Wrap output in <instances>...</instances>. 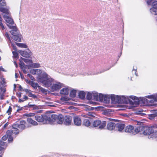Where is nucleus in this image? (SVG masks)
Instances as JSON below:
<instances>
[{
	"instance_id": "nucleus-36",
	"label": "nucleus",
	"mask_w": 157,
	"mask_h": 157,
	"mask_svg": "<svg viewBox=\"0 0 157 157\" xmlns=\"http://www.w3.org/2000/svg\"><path fill=\"white\" fill-rule=\"evenodd\" d=\"M25 62L26 63H32V60H30L29 59H26L22 58H21L20 59V61H21V60Z\"/></svg>"
},
{
	"instance_id": "nucleus-58",
	"label": "nucleus",
	"mask_w": 157,
	"mask_h": 157,
	"mask_svg": "<svg viewBox=\"0 0 157 157\" xmlns=\"http://www.w3.org/2000/svg\"><path fill=\"white\" fill-rule=\"evenodd\" d=\"M0 98L1 99H3V95H1V96H0Z\"/></svg>"
},
{
	"instance_id": "nucleus-15",
	"label": "nucleus",
	"mask_w": 157,
	"mask_h": 157,
	"mask_svg": "<svg viewBox=\"0 0 157 157\" xmlns=\"http://www.w3.org/2000/svg\"><path fill=\"white\" fill-rule=\"evenodd\" d=\"M124 131L126 132L133 134V132L134 131V127L131 125L127 126L125 128Z\"/></svg>"
},
{
	"instance_id": "nucleus-18",
	"label": "nucleus",
	"mask_w": 157,
	"mask_h": 157,
	"mask_svg": "<svg viewBox=\"0 0 157 157\" xmlns=\"http://www.w3.org/2000/svg\"><path fill=\"white\" fill-rule=\"evenodd\" d=\"M153 131L152 129L150 128L146 127L143 132V134L144 135L150 136V134Z\"/></svg>"
},
{
	"instance_id": "nucleus-49",
	"label": "nucleus",
	"mask_w": 157,
	"mask_h": 157,
	"mask_svg": "<svg viewBox=\"0 0 157 157\" xmlns=\"http://www.w3.org/2000/svg\"><path fill=\"white\" fill-rule=\"evenodd\" d=\"M0 71L4 72L6 71V70L4 68H3L2 67H0Z\"/></svg>"
},
{
	"instance_id": "nucleus-24",
	"label": "nucleus",
	"mask_w": 157,
	"mask_h": 157,
	"mask_svg": "<svg viewBox=\"0 0 157 157\" xmlns=\"http://www.w3.org/2000/svg\"><path fill=\"white\" fill-rule=\"evenodd\" d=\"M6 135L4 136L2 138V139L3 140L5 141L6 140L9 136V135L12 136V130H8L7 131L6 133Z\"/></svg>"
},
{
	"instance_id": "nucleus-1",
	"label": "nucleus",
	"mask_w": 157,
	"mask_h": 157,
	"mask_svg": "<svg viewBox=\"0 0 157 157\" xmlns=\"http://www.w3.org/2000/svg\"><path fill=\"white\" fill-rule=\"evenodd\" d=\"M146 97L148 98L152 99L149 100L144 98H140L139 99L137 97L134 96L126 97L124 96H120L119 99L120 100V103L123 102L125 103H127L128 102L130 101L129 98L134 100L133 102H135L137 104H139L141 102L145 104L146 103H148L149 102H154L155 101L157 102V94L153 95H148Z\"/></svg>"
},
{
	"instance_id": "nucleus-7",
	"label": "nucleus",
	"mask_w": 157,
	"mask_h": 157,
	"mask_svg": "<svg viewBox=\"0 0 157 157\" xmlns=\"http://www.w3.org/2000/svg\"><path fill=\"white\" fill-rule=\"evenodd\" d=\"M35 118L38 122H44V123L45 122L46 123H49V121H50L49 115L36 116Z\"/></svg>"
},
{
	"instance_id": "nucleus-9",
	"label": "nucleus",
	"mask_w": 157,
	"mask_h": 157,
	"mask_svg": "<svg viewBox=\"0 0 157 157\" xmlns=\"http://www.w3.org/2000/svg\"><path fill=\"white\" fill-rule=\"evenodd\" d=\"M18 52L21 56L26 58H29L33 55V53L29 49L24 51L18 50Z\"/></svg>"
},
{
	"instance_id": "nucleus-31",
	"label": "nucleus",
	"mask_w": 157,
	"mask_h": 157,
	"mask_svg": "<svg viewBox=\"0 0 157 157\" xmlns=\"http://www.w3.org/2000/svg\"><path fill=\"white\" fill-rule=\"evenodd\" d=\"M30 67L33 68H37L40 67L41 66L39 63H33L30 65Z\"/></svg>"
},
{
	"instance_id": "nucleus-10",
	"label": "nucleus",
	"mask_w": 157,
	"mask_h": 157,
	"mask_svg": "<svg viewBox=\"0 0 157 157\" xmlns=\"http://www.w3.org/2000/svg\"><path fill=\"white\" fill-rule=\"evenodd\" d=\"M36 75H39V78L40 80L44 77H47V74L45 72L39 69H36Z\"/></svg>"
},
{
	"instance_id": "nucleus-28",
	"label": "nucleus",
	"mask_w": 157,
	"mask_h": 157,
	"mask_svg": "<svg viewBox=\"0 0 157 157\" xmlns=\"http://www.w3.org/2000/svg\"><path fill=\"white\" fill-rule=\"evenodd\" d=\"M148 138L150 139L157 138V131H153L151 132L150 136H149Z\"/></svg>"
},
{
	"instance_id": "nucleus-52",
	"label": "nucleus",
	"mask_w": 157,
	"mask_h": 157,
	"mask_svg": "<svg viewBox=\"0 0 157 157\" xmlns=\"http://www.w3.org/2000/svg\"><path fill=\"white\" fill-rule=\"evenodd\" d=\"M109 109H108L107 110H106V111L105 112V115H109V113H108V112L109 111Z\"/></svg>"
},
{
	"instance_id": "nucleus-57",
	"label": "nucleus",
	"mask_w": 157,
	"mask_h": 157,
	"mask_svg": "<svg viewBox=\"0 0 157 157\" xmlns=\"http://www.w3.org/2000/svg\"><path fill=\"white\" fill-rule=\"evenodd\" d=\"M14 64L15 65L16 67H17V64L16 63V62L15 61H14Z\"/></svg>"
},
{
	"instance_id": "nucleus-21",
	"label": "nucleus",
	"mask_w": 157,
	"mask_h": 157,
	"mask_svg": "<svg viewBox=\"0 0 157 157\" xmlns=\"http://www.w3.org/2000/svg\"><path fill=\"white\" fill-rule=\"evenodd\" d=\"M116 126V124L114 123L110 122L109 123L107 126L108 130H113Z\"/></svg>"
},
{
	"instance_id": "nucleus-4",
	"label": "nucleus",
	"mask_w": 157,
	"mask_h": 157,
	"mask_svg": "<svg viewBox=\"0 0 157 157\" xmlns=\"http://www.w3.org/2000/svg\"><path fill=\"white\" fill-rule=\"evenodd\" d=\"M25 121H22L20 122V124H15L13 125L12 126V133L15 134H18L19 132V130L18 128L23 130L25 128Z\"/></svg>"
},
{
	"instance_id": "nucleus-8",
	"label": "nucleus",
	"mask_w": 157,
	"mask_h": 157,
	"mask_svg": "<svg viewBox=\"0 0 157 157\" xmlns=\"http://www.w3.org/2000/svg\"><path fill=\"white\" fill-rule=\"evenodd\" d=\"M106 125V121H104L101 122L100 120L95 121L93 124V125L94 127H98V128L101 129L104 128L105 127Z\"/></svg>"
},
{
	"instance_id": "nucleus-35",
	"label": "nucleus",
	"mask_w": 157,
	"mask_h": 157,
	"mask_svg": "<svg viewBox=\"0 0 157 157\" xmlns=\"http://www.w3.org/2000/svg\"><path fill=\"white\" fill-rule=\"evenodd\" d=\"M83 124L86 126H89L90 124V121L87 119H85L83 121Z\"/></svg>"
},
{
	"instance_id": "nucleus-48",
	"label": "nucleus",
	"mask_w": 157,
	"mask_h": 157,
	"mask_svg": "<svg viewBox=\"0 0 157 157\" xmlns=\"http://www.w3.org/2000/svg\"><path fill=\"white\" fill-rule=\"evenodd\" d=\"M89 103L90 104H91L93 105H96L98 104L97 102H94V101H90Z\"/></svg>"
},
{
	"instance_id": "nucleus-51",
	"label": "nucleus",
	"mask_w": 157,
	"mask_h": 157,
	"mask_svg": "<svg viewBox=\"0 0 157 157\" xmlns=\"http://www.w3.org/2000/svg\"><path fill=\"white\" fill-rule=\"evenodd\" d=\"M25 82L29 84H30L31 83V82L32 81H30V80H29L27 79H26L25 80Z\"/></svg>"
},
{
	"instance_id": "nucleus-37",
	"label": "nucleus",
	"mask_w": 157,
	"mask_h": 157,
	"mask_svg": "<svg viewBox=\"0 0 157 157\" xmlns=\"http://www.w3.org/2000/svg\"><path fill=\"white\" fill-rule=\"evenodd\" d=\"M76 91L74 90H71V91L70 95L71 97L74 98L75 96Z\"/></svg>"
},
{
	"instance_id": "nucleus-61",
	"label": "nucleus",
	"mask_w": 157,
	"mask_h": 157,
	"mask_svg": "<svg viewBox=\"0 0 157 157\" xmlns=\"http://www.w3.org/2000/svg\"><path fill=\"white\" fill-rule=\"evenodd\" d=\"M2 93V90L1 89H0V94H1Z\"/></svg>"
},
{
	"instance_id": "nucleus-46",
	"label": "nucleus",
	"mask_w": 157,
	"mask_h": 157,
	"mask_svg": "<svg viewBox=\"0 0 157 157\" xmlns=\"http://www.w3.org/2000/svg\"><path fill=\"white\" fill-rule=\"evenodd\" d=\"M5 36L10 41V42H11V41L10 40V37L9 36V35L8 33L6 32V33L5 34Z\"/></svg>"
},
{
	"instance_id": "nucleus-32",
	"label": "nucleus",
	"mask_w": 157,
	"mask_h": 157,
	"mask_svg": "<svg viewBox=\"0 0 157 157\" xmlns=\"http://www.w3.org/2000/svg\"><path fill=\"white\" fill-rule=\"evenodd\" d=\"M16 45L18 47L22 48H27L28 46L25 43H16Z\"/></svg>"
},
{
	"instance_id": "nucleus-42",
	"label": "nucleus",
	"mask_w": 157,
	"mask_h": 157,
	"mask_svg": "<svg viewBox=\"0 0 157 157\" xmlns=\"http://www.w3.org/2000/svg\"><path fill=\"white\" fill-rule=\"evenodd\" d=\"M12 52L13 57L15 58H17L18 57V54L15 51L13 52Z\"/></svg>"
},
{
	"instance_id": "nucleus-6",
	"label": "nucleus",
	"mask_w": 157,
	"mask_h": 157,
	"mask_svg": "<svg viewBox=\"0 0 157 157\" xmlns=\"http://www.w3.org/2000/svg\"><path fill=\"white\" fill-rule=\"evenodd\" d=\"M64 86V84L59 82H53V83L51 86V90L53 91H58L61 88Z\"/></svg>"
},
{
	"instance_id": "nucleus-25",
	"label": "nucleus",
	"mask_w": 157,
	"mask_h": 157,
	"mask_svg": "<svg viewBox=\"0 0 157 157\" xmlns=\"http://www.w3.org/2000/svg\"><path fill=\"white\" fill-rule=\"evenodd\" d=\"M19 65L23 71L25 73H26L27 71L25 70L27 66L24 64V63L22 61H21L19 63Z\"/></svg>"
},
{
	"instance_id": "nucleus-13",
	"label": "nucleus",
	"mask_w": 157,
	"mask_h": 157,
	"mask_svg": "<svg viewBox=\"0 0 157 157\" xmlns=\"http://www.w3.org/2000/svg\"><path fill=\"white\" fill-rule=\"evenodd\" d=\"M111 98L112 102L113 103H120V96L113 95L111 96Z\"/></svg>"
},
{
	"instance_id": "nucleus-56",
	"label": "nucleus",
	"mask_w": 157,
	"mask_h": 157,
	"mask_svg": "<svg viewBox=\"0 0 157 157\" xmlns=\"http://www.w3.org/2000/svg\"><path fill=\"white\" fill-rule=\"evenodd\" d=\"M121 115L125 117H128V115L126 114H122Z\"/></svg>"
},
{
	"instance_id": "nucleus-27",
	"label": "nucleus",
	"mask_w": 157,
	"mask_h": 157,
	"mask_svg": "<svg viewBox=\"0 0 157 157\" xmlns=\"http://www.w3.org/2000/svg\"><path fill=\"white\" fill-rule=\"evenodd\" d=\"M110 98L109 96L108 95H105L103 100L102 102L107 104L110 102Z\"/></svg>"
},
{
	"instance_id": "nucleus-34",
	"label": "nucleus",
	"mask_w": 157,
	"mask_h": 157,
	"mask_svg": "<svg viewBox=\"0 0 157 157\" xmlns=\"http://www.w3.org/2000/svg\"><path fill=\"white\" fill-rule=\"evenodd\" d=\"M35 89H36L37 87L40 86L37 83H35L33 81H32L30 84Z\"/></svg>"
},
{
	"instance_id": "nucleus-2",
	"label": "nucleus",
	"mask_w": 157,
	"mask_h": 157,
	"mask_svg": "<svg viewBox=\"0 0 157 157\" xmlns=\"http://www.w3.org/2000/svg\"><path fill=\"white\" fill-rule=\"evenodd\" d=\"M6 5V2L4 1H3L2 3L0 4V11L6 14L9 15V16L5 15H3V18L7 23L12 25L13 24L14 21L13 19L9 15V11L8 9L4 8L2 7L5 6Z\"/></svg>"
},
{
	"instance_id": "nucleus-55",
	"label": "nucleus",
	"mask_w": 157,
	"mask_h": 157,
	"mask_svg": "<svg viewBox=\"0 0 157 157\" xmlns=\"http://www.w3.org/2000/svg\"><path fill=\"white\" fill-rule=\"evenodd\" d=\"M24 98L25 100H26L28 99V97L26 96H25Z\"/></svg>"
},
{
	"instance_id": "nucleus-47",
	"label": "nucleus",
	"mask_w": 157,
	"mask_h": 157,
	"mask_svg": "<svg viewBox=\"0 0 157 157\" xmlns=\"http://www.w3.org/2000/svg\"><path fill=\"white\" fill-rule=\"evenodd\" d=\"M27 76L29 77L31 80H33L34 79V78L33 77V76H32L31 75L29 74H28L27 75Z\"/></svg>"
},
{
	"instance_id": "nucleus-26",
	"label": "nucleus",
	"mask_w": 157,
	"mask_h": 157,
	"mask_svg": "<svg viewBox=\"0 0 157 157\" xmlns=\"http://www.w3.org/2000/svg\"><path fill=\"white\" fill-rule=\"evenodd\" d=\"M21 38H22V36L21 34L14 36L13 37V38L14 40L17 42L21 41Z\"/></svg>"
},
{
	"instance_id": "nucleus-20",
	"label": "nucleus",
	"mask_w": 157,
	"mask_h": 157,
	"mask_svg": "<svg viewBox=\"0 0 157 157\" xmlns=\"http://www.w3.org/2000/svg\"><path fill=\"white\" fill-rule=\"evenodd\" d=\"M70 98L67 97H62L60 99V102H59L60 104H65V103H68L67 102L69 101Z\"/></svg>"
},
{
	"instance_id": "nucleus-40",
	"label": "nucleus",
	"mask_w": 157,
	"mask_h": 157,
	"mask_svg": "<svg viewBox=\"0 0 157 157\" xmlns=\"http://www.w3.org/2000/svg\"><path fill=\"white\" fill-rule=\"evenodd\" d=\"M25 116L27 117H33L35 115L34 113H25L24 114Z\"/></svg>"
},
{
	"instance_id": "nucleus-43",
	"label": "nucleus",
	"mask_w": 157,
	"mask_h": 157,
	"mask_svg": "<svg viewBox=\"0 0 157 157\" xmlns=\"http://www.w3.org/2000/svg\"><path fill=\"white\" fill-rule=\"evenodd\" d=\"M30 73L33 75H36V69H31L30 71Z\"/></svg>"
},
{
	"instance_id": "nucleus-64",
	"label": "nucleus",
	"mask_w": 157,
	"mask_h": 157,
	"mask_svg": "<svg viewBox=\"0 0 157 157\" xmlns=\"http://www.w3.org/2000/svg\"><path fill=\"white\" fill-rule=\"evenodd\" d=\"M83 116L85 117H87V116L86 115H84Z\"/></svg>"
},
{
	"instance_id": "nucleus-33",
	"label": "nucleus",
	"mask_w": 157,
	"mask_h": 157,
	"mask_svg": "<svg viewBox=\"0 0 157 157\" xmlns=\"http://www.w3.org/2000/svg\"><path fill=\"white\" fill-rule=\"evenodd\" d=\"M78 96L79 98L82 99H83L85 98V93L83 91H80L79 92Z\"/></svg>"
},
{
	"instance_id": "nucleus-29",
	"label": "nucleus",
	"mask_w": 157,
	"mask_h": 157,
	"mask_svg": "<svg viewBox=\"0 0 157 157\" xmlns=\"http://www.w3.org/2000/svg\"><path fill=\"white\" fill-rule=\"evenodd\" d=\"M124 127V124H118L117 126L118 131L120 132H121L122 130H123Z\"/></svg>"
},
{
	"instance_id": "nucleus-45",
	"label": "nucleus",
	"mask_w": 157,
	"mask_h": 157,
	"mask_svg": "<svg viewBox=\"0 0 157 157\" xmlns=\"http://www.w3.org/2000/svg\"><path fill=\"white\" fill-rule=\"evenodd\" d=\"M12 136L9 135L8 141L10 142H12L13 140V138L11 136Z\"/></svg>"
},
{
	"instance_id": "nucleus-3",
	"label": "nucleus",
	"mask_w": 157,
	"mask_h": 157,
	"mask_svg": "<svg viewBox=\"0 0 157 157\" xmlns=\"http://www.w3.org/2000/svg\"><path fill=\"white\" fill-rule=\"evenodd\" d=\"M49 117L50 121H49V123L50 124H62L63 122L64 119L62 115L57 116L54 114L49 115Z\"/></svg>"
},
{
	"instance_id": "nucleus-5",
	"label": "nucleus",
	"mask_w": 157,
	"mask_h": 157,
	"mask_svg": "<svg viewBox=\"0 0 157 157\" xmlns=\"http://www.w3.org/2000/svg\"><path fill=\"white\" fill-rule=\"evenodd\" d=\"M40 81L45 87L51 88V86L52 85L54 80L47 75V77H44L40 80Z\"/></svg>"
},
{
	"instance_id": "nucleus-62",
	"label": "nucleus",
	"mask_w": 157,
	"mask_h": 157,
	"mask_svg": "<svg viewBox=\"0 0 157 157\" xmlns=\"http://www.w3.org/2000/svg\"><path fill=\"white\" fill-rule=\"evenodd\" d=\"M7 125V124H5L4 125V126L5 127H6Z\"/></svg>"
},
{
	"instance_id": "nucleus-23",
	"label": "nucleus",
	"mask_w": 157,
	"mask_h": 157,
	"mask_svg": "<svg viewBox=\"0 0 157 157\" xmlns=\"http://www.w3.org/2000/svg\"><path fill=\"white\" fill-rule=\"evenodd\" d=\"M144 128V127L142 126H138L136 127L135 129L134 128V131L133 132V135H135L137 133L142 131Z\"/></svg>"
},
{
	"instance_id": "nucleus-53",
	"label": "nucleus",
	"mask_w": 157,
	"mask_h": 157,
	"mask_svg": "<svg viewBox=\"0 0 157 157\" xmlns=\"http://www.w3.org/2000/svg\"><path fill=\"white\" fill-rule=\"evenodd\" d=\"M12 46H13V48L15 50H16V46L13 45L12 44Z\"/></svg>"
},
{
	"instance_id": "nucleus-22",
	"label": "nucleus",
	"mask_w": 157,
	"mask_h": 157,
	"mask_svg": "<svg viewBox=\"0 0 157 157\" xmlns=\"http://www.w3.org/2000/svg\"><path fill=\"white\" fill-rule=\"evenodd\" d=\"M24 90L27 94L28 95L29 97H32L33 98H37L36 96L34 94H33L32 91L30 90L27 89H25Z\"/></svg>"
},
{
	"instance_id": "nucleus-59",
	"label": "nucleus",
	"mask_w": 157,
	"mask_h": 157,
	"mask_svg": "<svg viewBox=\"0 0 157 157\" xmlns=\"http://www.w3.org/2000/svg\"><path fill=\"white\" fill-rule=\"evenodd\" d=\"M34 105H32L30 104H29L28 106L29 107H31L32 106H33Z\"/></svg>"
},
{
	"instance_id": "nucleus-54",
	"label": "nucleus",
	"mask_w": 157,
	"mask_h": 157,
	"mask_svg": "<svg viewBox=\"0 0 157 157\" xmlns=\"http://www.w3.org/2000/svg\"><path fill=\"white\" fill-rule=\"evenodd\" d=\"M33 106H34L33 108L34 109H36L38 108V107L36 105H34Z\"/></svg>"
},
{
	"instance_id": "nucleus-38",
	"label": "nucleus",
	"mask_w": 157,
	"mask_h": 157,
	"mask_svg": "<svg viewBox=\"0 0 157 157\" xmlns=\"http://www.w3.org/2000/svg\"><path fill=\"white\" fill-rule=\"evenodd\" d=\"M39 91H41L42 93L44 94H47V91L44 88L40 87V86L39 87Z\"/></svg>"
},
{
	"instance_id": "nucleus-11",
	"label": "nucleus",
	"mask_w": 157,
	"mask_h": 157,
	"mask_svg": "<svg viewBox=\"0 0 157 157\" xmlns=\"http://www.w3.org/2000/svg\"><path fill=\"white\" fill-rule=\"evenodd\" d=\"M94 98L95 100L97 101H99L102 102L103 100L105 95L103 94H100L98 95L97 93H95L94 94Z\"/></svg>"
},
{
	"instance_id": "nucleus-63",
	"label": "nucleus",
	"mask_w": 157,
	"mask_h": 157,
	"mask_svg": "<svg viewBox=\"0 0 157 157\" xmlns=\"http://www.w3.org/2000/svg\"><path fill=\"white\" fill-rule=\"evenodd\" d=\"M15 78H17V73H15Z\"/></svg>"
},
{
	"instance_id": "nucleus-12",
	"label": "nucleus",
	"mask_w": 157,
	"mask_h": 157,
	"mask_svg": "<svg viewBox=\"0 0 157 157\" xmlns=\"http://www.w3.org/2000/svg\"><path fill=\"white\" fill-rule=\"evenodd\" d=\"M72 120V119L71 117L69 116H65L64 119V124L66 125H69L71 123Z\"/></svg>"
},
{
	"instance_id": "nucleus-30",
	"label": "nucleus",
	"mask_w": 157,
	"mask_h": 157,
	"mask_svg": "<svg viewBox=\"0 0 157 157\" xmlns=\"http://www.w3.org/2000/svg\"><path fill=\"white\" fill-rule=\"evenodd\" d=\"M27 121L29 123L33 125H36L38 124V123L32 120L31 118L27 119Z\"/></svg>"
},
{
	"instance_id": "nucleus-60",
	"label": "nucleus",
	"mask_w": 157,
	"mask_h": 157,
	"mask_svg": "<svg viewBox=\"0 0 157 157\" xmlns=\"http://www.w3.org/2000/svg\"><path fill=\"white\" fill-rule=\"evenodd\" d=\"M19 101L20 102H22L23 101L21 99H19Z\"/></svg>"
},
{
	"instance_id": "nucleus-17",
	"label": "nucleus",
	"mask_w": 157,
	"mask_h": 157,
	"mask_svg": "<svg viewBox=\"0 0 157 157\" xmlns=\"http://www.w3.org/2000/svg\"><path fill=\"white\" fill-rule=\"evenodd\" d=\"M69 90V87L68 86L60 90V93L63 95H67L68 94Z\"/></svg>"
},
{
	"instance_id": "nucleus-41",
	"label": "nucleus",
	"mask_w": 157,
	"mask_h": 157,
	"mask_svg": "<svg viewBox=\"0 0 157 157\" xmlns=\"http://www.w3.org/2000/svg\"><path fill=\"white\" fill-rule=\"evenodd\" d=\"M87 115L92 117H95L96 115V114L94 113L91 112H88Z\"/></svg>"
},
{
	"instance_id": "nucleus-44",
	"label": "nucleus",
	"mask_w": 157,
	"mask_h": 157,
	"mask_svg": "<svg viewBox=\"0 0 157 157\" xmlns=\"http://www.w3.org/2000/svg\"><path fill=\"white\" fill-rule=\"evenodd\" d=\"M12 109L11 106H10L9 109L6 111V113H8V115L10 114L11 112L12 111Z\"/></svg>"
},
{
	"instance_id": "nucleus-50",
	"label": "nucleus",
	"mask_w": 157,
	"mask_h": 157,
	"mask_svg": "<svg viewBox=\"0 0 157 157\" xmlns=\"http://www.w3.org/2000/svg\"><path fill=\"white\" fill-rule=\"evenodd\" d=\"M5 143L2 141V140H0V145L4 146V145H5Z\"/></svg>"
},
{
	"instance_id": "nucleus-16",
	"label": "nucleus",
	"mask_w": 157,
	"mask_h": 157,
	"mask_svg": "<svg viewBox=\"0 0 157 157\" xmlns=\"http://www.w3.org/2000/svg\"><path fill=\"white\" fill-rule=\"evenodd\" d=\"M9 27L11 28H13V30L10 31V33L13 35V36H16V35L20 34V33L17 31V28L15 26H10Z\"/></svg>"
},
{
	"instance_id": "nucleus-39",
	"label": "nucleus",
	"mask_w": 157,
	"mask_h": 157,
	"mask_svg": "<svg viewBox=\"0 0 157 157\" xmlns=\"http://www.w3.org/2000/svg\"><path fill=\"white\" fill-rule=\"evenodd\" d=\"M94 94H95L93 93L92 94H91L90 93H88L86 96L88 100H90L92 98V96L93 95L94 96Z\"/></svg>"
},
{
	"instance_id": "nucleus-14",
	"label": "nucleus",
	"mask_w": 157,
	"mask_h": 157,
	"mask_svg": "<svg viewBox=\"0 0 157 157\" xmlns=\"http://www.w3.org/2000/svg\"><path fill=\"white\" fill-rule=\"evenodd\" d=\"M74 122L75 125L79 126L82 123V121L81 118L78 116H75L73 118Z\"/></svg>"
},
{
	"instance_id": "nucleus-19",
	"label": "nucleus",
	"mask_w": 157,
	"mask_h": 157,
	"mask_svg": "<svg viewBox=\"0 0 157 157\" xmlns=\"http://www.w3.org/2000/svg\"><path fill=\"white\" fill-rule=\"evenodd\" d=\"M156 117H157V110H154L152 111V114L148 115V118L150 120H153Z\"/></svg>"
}]
</instances>
